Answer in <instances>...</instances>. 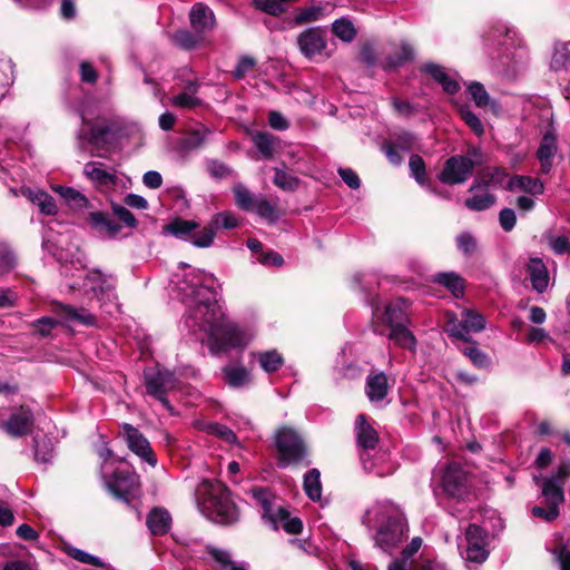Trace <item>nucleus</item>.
Wrapping results in <instances>:
<instances>
[{
	"label": "nucleus",
	"instance_id": "dca6fc26",
	"mask_svg": "<svg viewBox=\"0 0 570 570\" xmlns=\"http://www.w3.org/2000/svg\"><path fill=\"white\" fill-rule=\"evenodd\" d=\"M527 272L532 288L538 293H543L549 286V272L541 258L532 257L527 264Z\"/></svg>",
	"mask_w": 570,
	"mask_h": 570
},
{
	"label": "nucleus",
	"instance_id": "9d476101",
	"mask_svg": "<svg viewBox=\"0 0 570 570\" xmlns=\"http://www.w3.org/2000/svg\"><path fill=\"white\" fill-rule=\"evenodd\" d=\"M465 560L469 562L482 563L488 559L487 534L475 524H470L465 530Z\"/></svg>",
	"mask_w": 570,
	"mask_h": 570
},
{
	"label": "nucleus",
	"instance_id": "f704fd0d",
	"mask_svg": "<svg viewBox=\"0 0 570 570\" xmlns=\"http://www.w3.org/2000/svg\"><path fill=\"white\" fill-rule=\"evenodd\" d=\"M546 242L557 255H570V240L567 235H557L552 232L544 234Z\"/></svg>",
	"mask_w": 570,
	"mask_h": 570
},
{
	"label": "nucleus",
	"instance_id": "4be33fe9",
	"mask_svg": "<svg viewBox=\"0 0 570 570\" xmlns=\"http://www.w3.org/2000/svg\"><path fill=\"white\" fill-rule=\"evenodd\" d=\"M357 443L364 450L374 449L379 442L377 432L370 425L365 416L360 414L355 423Z\"/></svg>",
	"mask_w": 570,
	"mask_h": 570
},
{
	"label": "nucleus",
	"instance_id": "de8ad7c7",
	"mask_svg": "<svg viewBox=\"0 0 570 570\" xmlns=\"http://www.w3.org/2000/svg\"><path fill=\"white\" fill-rule=\"evenodd\" d=\"M462 120L478 135L481 136L484 131L483 125L479 117L469 108L462 107L459 110Z\"/></svg>",
	"mask_w": 570,
	"mask_h": 570
},
{
	"label": "nucleus",
	"instance_id": "6e6552de",
	"mask_svg": "<svg viewBox=\"0 0 570 570\" xmlns=\"http://www.w3.org/2000/svg\"><path fill=\"white\" fill-rule=\"evenodd\" d=\"M106 471V465H101V475L108 490L118 498H125L134 493L139 488V476L129 471Z\"/></svg>",
	"mask_w": 570,
	"mask_h": 570
},
{
	"label": "nucleus",
	"instance_id": "412c9836",
	"mask_svg": "<svg viewBox=\"0 0 570 570\" xmlns=\"http://www.w3.org/2000/svg\"><path fill=\"white\" fill-rule=\"evenodd\" d=\"M557 153L556 136L548 132L543 136L540 147L537 151V157L541 165V173L548 174L552 167V158Z\"/></svg>",
	"mask_w": 570,
	"mask_h": 570
},
{
	"label": "nucleus",
	"instance_id": "4468645a",
	"mask_svg": "<svg viewBox=\"0 0 570 570\" xmlns=\"http://www.w3.org/2000/svg\"><path fill=\"white\" fill-rule=\"evenodd\" d=\"M298 46L302 53L307 58L322 55L326 48L324 36L318 29H308L298 37Z\"/></svg>",
	"mask_w": 570,
	"mask_h": 570
},
{
	"label": "nucleus",
	"instance_id": "f3484780",
	"mask_svg": "<svg viewBox=\"0 0 570 570\" xmlns=\"http://www.w3.org/2000/svg\"><path fill=\"white\" fill-rule=\"evenodd\" d=\"M87 222L102 237H115L120 232V225L102 212L89 213Z\"/></svg>",
	"mask_w": 570,
	"mask_h": 570
},
{
	"label": "nucleus",
	"instance_id": "e433bc0d",
	"mask_svg": "<svg viewBox=\"0 0 570 570\" xmlns=\"http://www.w3.org/2000/svg\"><path fill=\"white\" fill-rule=\"evenodd\" d=\"M469 92L474 100L475 105L480 108H495V102L491 99L483 85L480 82H472L469 86Z\"/></svg>",
	"mask_w": 570,
	"mask_h": 570
},
{
	"label": "nucleus",
	"instance_id": "0e129e2a",
	"mask_svg": "<svg viewBox=\"0 0 570 570\" xmlns=\"http://www.w3.org/2000/svg\"><path fill=\"white\" fill-rule=\"evenodd\" d=\"M255 66V60L250 57H243L235 69V77L240 79L246 76Z\"/></svg>",
	"mask_w": 570,
	"mask_h": 570
},
{
	"label": "nucleus",
	"instance_id": "c85d7f7f",
	"mask_svg": "<svg viewBox=\"0 0 570 570\" xmlns=\"http://www.w3.org/2000/svg\"><path fill=\"white\" fill-rule=\"evenodd\" d=\"M254 355L261 367L267 373L277 371L284 363L283 356L275 350L258 352Z\"/></svg>",
	"mask_w": 570,
	"mask_h": 570
},
{
	"label": "nucleus",
	"instance_id": "1a4fd4ad",
	"mask_svg": "<svg viewBox=\"0 0 570 570\" xmlns=\"http://www.w3.org/2000/svg\"><path fill=\"white\" fill-rule=\"evenodd\" d=\"M475 163L465 156L450 157L439 175V179L449 185L464 183L473 171Z\"/></svg>",
	"mask_w": 570,
	"mask_h": 570
},
{
	"label": "nucleus",
	"instance_id": "a18cd8bd",
	"mask_svg": "<svg viewBox=\"0 0 570 570\" xmlns=\"http://www.w3.org/2000/svg\"><path fill=\"white\" fill-rule=\"evenodd\" d=\"M253 212H256L259 217L268 220L269 223H274L278 218L276 206L263 197L257 198L255 209Z\"/></svg>",
	"mask_w": 570,
	"mask_h": 570
},
{
	"label": "nucleus",
	"instance_id": "f257e3e1",
	"mask_svg": "<svg viewBox=\"0 0 570 570\" xmlns=\"http://www.w3.org/2000/svg\"><path fill=\"white\" fill-rule=\"evenodd\" d=\"M210 275L198 273L178 283L183 299L189 305L193 326L206 332L223 348L244 347L253 335L225 320L217 303V293Z\"/></svg>",
	"mask_w": 570,
	"mask_h": 570
},
{
	"label": "nucleus",
	"instance_id": "4c0bfd02",
	"mask_svg": "<svg viewBox=\"0 0 570 570\" xmlns=\"http://www.w3.org/2000/svg\"><path fill=\"white\" fill-rule=\"evenodd\" d=\"M234 194L236 199V205L248 212H253L255 209V204L257 198L243 185H236L234 187Z\"/></svg>",
	"mask_w": 570,
	"mask_h": 570
},
{
	"label": "nucleus",
	"instance_id": "774afa93",
	"mask_svg": "<svg viewBox=\"0 0 570 570\" xmlns=\"http://www.w3.org/2000/svg\"><path fill=\"white\" fill-rule=\"evenodd\" d=\"M554 556L560 566V570H570V551L566 548H559L554 551Z\"/></svg>",
	"mask_w": 570,
	"mask_h": 570
},
{
	"label": "nucleus",
	"instance_id": "6e6d98bb",
	"mask_svg": "<svg viewBox=\"0 0 570 570\" xmlns=\"http://www.w3.org/2000/svg\"><path fill=\"white\" fill-rule=\"evenodd\" d=\"M174 41L185 49H191L197 45L196 38L187 30H179L174 35Z\"/></svg>",
	"mask_w": 570,
	"mask_h": 570
},
{
	"label": "nucleus",
	"instance_id": "5fc2aeb1",
	"mask_svg": "<svg viewBox=\"0 0 570 570\" xmlns=\"http://www.w3.org/2000/svg\"><path fill=\"white\" fill-rule=\"evenodd\" d=\"M463 353L472 361V363L479 367L488 366L489 361L487 354L480 351L475 346H468L463 350Z\"/></svg>",
	"mask_w": 570,
	"mask_h": 570
},
{
	"label": "nucleus",
	"instance_id": "b1692460",
	"mask_svg": "<svg viewBox=\"0 0 570 570\" xmlns=\"http://www.w3.org/2000/svg\"><path fill=\"white\" fill-rule=\"evenodd\" d=\"M389 391L387 377L384 373H374L366 379V395L371 402L383 400Z\"/></svg>",
	"mask_w": 570,
	"mask_h": 570
},
{
	"label": "nucleus",
	"instance_id": "bf43d9fd",
	"mask_svg": "<svg viewBox=\"0 0 570 570\" xmlns=\"http://www.w3.org/2000/svg\"><path fill=\"white\" fill-rule=\"evenodd\" d=\"M499 220H500L501 227L504 230L510 232L515 225L517 217L512 209L504 208L500 212Z\"/></svg>",
	"mask_w": 570,
	"mask_h": 570
},
{
	"label": "nucleus",
	"instance_id": "338daca9",
	"mask_svg": "<svg viewBox=\"0 0 570 570\" xmlns=\"http://www.w3.org/2000/svg\"><path fill=\"white\" fill-rule=\"evenodd\" d=\"M456 243H458V247L465 254L473 252L475 248V240L469 234L459 235L456 238Z\"/></svg>",
	"mask_w": 570,
	"mask_h": 570
},
{
	"label": "nucleus",
	"instance_id": "a19ab883",
	"mask_svg": "<svg viewBox=\"0 0 570 570\" xmlns=\"http://www.w3.org/2000/svg\"><path fill=\"white\" fill-rule=\"evenodd\" d=\"M250 493L257 503L262 505L263 515L269 519L271 514L275 512L274 502L269 492L262 488H255L250 491Z\"/></svg>",
	"mask_w": 570,
	"mask_h": 570
},
{
	"label": "nucleus",
	"instance_id": "72a5a7b5",
	"mask_svg": "<svg viewBox=\"0 0 570 570\" xmlns=\"http://www.w3.org/2000/svg\"><path fill=\"white\" fill-rule=\"evenodd\" d=\"M197 91L196 83H189L185 92L175 96L171 99L174 106L191 109L200 105V100L195 96Z\"/></svg>",
	"mask_w": 570,
	"mask_h": 570
},
{
	"label": "nucleus",
	"instance_id": "5701e85b",
	"mask_svg": "<svg viewBox=\"0 0 570 570\" xmlns=\"http://www.w3.org/2000/svg\"><path fill=\"white\" fill-rule=\"evenodd\" d=\"M146 523L154 535H163L170 529L171 517L167 510L155 508L148 513Z\"/></svg>",
	"mask_w": 570,
	"mask_h": 570
},
{
	"label": "nucleus",
	"instance_id": "a211bd4d",
	"mask_svg": "<svg viewBox=\"0 0 570 570\" xmlns=\"http://www.w3.org/2000/svg\"><path fill=\"white\" fill-rule=\"evenodd\" d=\"M190 24L197 32L210 30L215 26L214 12L206 6L197 3L189 13Z\"/></svg>",
	"mask_w": 570,
	"mask_h": 570
},
{
	"label": "nucleus",
	"instance_id": "f8f14e48",
	"mask_svg": "<svg viewBox=\"0 0 570 570\" xmlns=\"http://www.w3.org/2000/svg\"><path fill=\"white\" fill-rule=\"evenodd\" d=\"M124 438L128 448L149 465L155 466L157 459L150 448L148 440L130 424L122 425Z\"/></svg>",
	"mask_w": 570,
	"mask_h": 570
},
{
	"label": "nucleus",
	"instance_id": "a878e982",
	"mask_svg": "<svg viewBox=\"0 0 570 570\" xmlns=\"http://www.w3.org/2000/svg\"><path fill=\"white\" fill-rule=\"evenodd\" d=\"M433 281L446 287L455 297H461L464 292V281L455 273H439Z\"/></svg>",
	"mask_w": 570,
	"mask_h": 570
},
{
	"label": "nucleus",
	"instance_id": "2eb2a0df",
	"mask_svg": "<svg viewBox=\"0 0 570 570\" xmlns=\"http://www.w3.org/2000/svg\"><path fill=\"white\" fill-rule=\"evenodd\" d=\"M33 417L31 412L21 407L17 413H13L3 424V429L9 435L13 438H20L31 431Z\"/></svg>",
	"mask_w": 570,
	"mask_h": 570
},
{
	"label": "nucleus",
	"instance_id": "69168bd1",
	"mask_svg": "<svg viewBox=\"0 0 570 570\" xmlns=\"http://www.w3.org/2000/svg\"><path fill=\"white\" fill-rule=\"evenodd\" d=\"M484 177L488 178L487 184L501 185L508 177V174L502 168H493L485 173Z\"/></svg>",
	"mask_w": 570,
	"mask_h": 570
},
{
	"label": "nucleus",
	"instance_id": "c756f323",
	"mask_svg": "<svg viewBox=\"0 0 570 570\" xmlns=\"http://www.w3.org/2000/svg\"><path fill=\"white\" fill-rule=\"evenodd\" d=\"M83 173L89 179L100 185H110L115 183L114 175L106 171L100 164L95 161L86 164Z\"/></svg>",
	"mask_w": 570,
	"mask_h": 570
},
{
	"label": "nucleus",
	"instance_id": "6ab92c4d",
	"mask_svg": "<svg viewBox=\"0 0 570 570\" xmlns=\"http://www.w3.org/2000/svg\"><path fill=\"white\" fill-rule=\"evenodd\" d=\"M85 286L90 288L97 296L110 295L115 287L111 275H105L100 271L90 272L85 278Z\"/></svg>",
	"mask_w": 570,
	"mask_h": 570
},
{
	"label": "nucleus",
	"instance_id": "e2e57ef3",
	"mask_svg": "<svg viewBox=\"0 0 570 570\" xmlns=\"http://www.w3.org/2000/svg\"><path fill=\"white\" fill-rule=\"evenodd\" d=\"M209 430L213 434L224 439L225 441H227L229 443H232L236 440V435L234 434V432L225 425L217 424V423L212 424L209 426Z\"/></svg>",
	"mask_w": 570,
	"mask_h": 570
},
{
	"label": "nucleus",
	"instance_id": "f03ea898",
	"mask_svg": "<svg viewBox=\"0 0 570 570\" xmlns=\"http://www.w3.org/2000/svg\"><path fill=\"white\" fill-rule=\"evenodd\" d=\"M196 497L202 512L213 522L229 524L237 520V508L222 483L202 481L196 489Z\"/></svg>",
	"mask_w": 570,
	"mask_h": 570
},
{
	"label": "nucleus",
	"instance_id": "49530a36",
	"mask_svg": "<svg viewBox=\"0 0 570 570\" xmlns=\"http://www.w3.org/2000/svg\"><path fill=\"white\" fill-rule=\"evenodd\" d=\"M551 68L556 71L570 72V55L566 48L554 51Z\"/></svg>",
	"mask_w": 570,
	"mask_h": 570
},
{
	"label": "nucleus",
	"instance_id": "39448f33",
	"mask_svg": "<svg viewBox=\"0 0 570 570\" xmlns=\"http://www.w3.org/2000/svg\"><path fill=\"white\" fill-rule=\"evenodd\" d=\"M276 448L281 466L298 464L306 455L302 439L294 430L288 428H283L277 432Z\"/></svg>",
	"mask_w": 570,
	"mask_h": 570
},
{
	"label": "nucleus",
	"instance_id": "3c124183",
	"mask_svg": "<svg viewBox=\"0 0 570 570\" xmlns=\"http://www.w3.org/2000/svg\"><path fill=\"white\" fill-rule=\"evenodd\" d=\"M36 205L39 207L40 212L45 215H56L58 212V207L56 205L55 199L46 191H42V194H39V198H38Z\"/></svg>",
	"mask_w": 570,
	"mask_h": 570
},
{
	"label": "nucleus",
	"instance_id": "4d7b16f0",
	"mask_svg": "<svg viewBox=\"0 0 570 570\" xmlns=\"http://www.w3.org/2000/svg\"><path fill=\"white\" fill-rule=\"evenodd\" d=\"M212 556L215 560L222 563L223 570H247L243 566H237L229 560L227 552L222 550H213Z\"/></svg>",
	"mask_w": 570,
	"mask_h": 570
},
{
	"label": "nucleus",
	"instance_id": "79ce46f5",
	"mask_svg": "<svg viewBox=\"0 0 570 570\" xmlns=\"http://www.w3.org/2000/svg\"><path fill=\"white\" fill-rule=\"evenodd\" d=\"M494 202L495 198L493 195L483 191L482 194H476L468 198L464 204L469 209L480 212L491 207Z\"/></svg>",
	"mask_w": 570,
	"mask_h": 570
},
{
	"label": "nucleus",
	"instance_id": "ea45409f",
	"mask_svg": "<svg viewBox=\"0 0 570 570\" xmlns=\"http://www.w3.org/2000/svg\"><path fill=\"white\" fill-rule=\"evenodd\" d=\"M198 227V224L193 220L176 219L173 223L164 227L166 233L175 235L177 237H185L189 235L194 229Z\"/></svg>",
	"mask_w": 570,
	"mask_h": 570
},
{
	"label": "nucleus",
	"instance_id": "2f4dec72",
	"mask_svg": "<svg viewBox=\"0 0 570 570\" xmlns=\"http://www.w3.org/2000/svg\"><path fill=\"white\" fill-rule=\"evenodd\" d=\"M51 189L58 193L70 207L82 208L87 205V198L71 187L55 185Z\"/></svg>",
	"mask_w": 570,
	"mask_h": 570
},
{
	"label": "nucleus",
	"instance_id": "680f3d73",
	"mask_svg": "<svg viewBox=\"0 0 570 570\" xmlns=\"http://www.w3.org/2000/svg\"><path fill=\"white\" fill-rule=\"evenodd\" d=\"M412 56V48L407 45L401 47V52L396 57L387 58V67H396L409 60Z\"/></svg>",
	"mask_w": 570,
	"mask_h": 570
},
{
	"label": "nucleus",
	"instance_id": "aec40b11",
	"mask_svg": "<svg viewBox=\"0 0 570 570\" xmlns=\"http://www.w3.org/2000/svg\"><path fill=\"white\" fill-rule=\"evenodd\" d=\"M269 521L274 527L283 528L287 533L297 534L303 529V523L299 518L291 517L288 511L282 507H276L275 512L271 514Z\"/></svg>",
	"mask_w": 570,
	"mask_h": 570
},
{
	"label": "nucleus",
	"instance_id": "052dcab7",
	"mask_svg": "<svg viewBox=\"0 0 570 570\" xmlns=\"http://www.w3.org/2000/svg\"><path fill=\"white\" fill-rule=\"evenodd\" d=\"M338 174L343 181L353 189H356L360 187V178L356 175V173L350 168H341L338 169Z\"/></svg>",
	"mask_w": 570,
	"mask_h": 570
},
{
	"label": "nucleus",
	"instance_id": "20e7f679",
	"mask_svg": "<svg viewBox=\"0 0 570 570\" xmlns=\"http://www.w3.org/2000/svg\"><path fill=\"white\" fill-rule=\"evenodd\" d=\"M570 475V462H562L556 475L549 479H543L541 483L542 495L544 497V501L547 503V508L534 507L532 509V514L537 518H541L546 521H553L558 514V507L564 500L563 492L561 488V482L566 478Z\"/></svg>",
	"mask_w": 570,
	"mask_h": 570
},
{
	"label": "nucleus",
	"instance_id": "13d9d810",
	"mask_svg": "<svg viewBox=\"0 0 570 570\" xmlns=\"http://www.w3.org/2000/svg\"><path fill=\"white\" fill-rule=\"evenodd\" d=\"M114 214L128 227H136L137 220L134 215L122 205L112 204Z\"/></svg>",
	"mask_w": 570,
	"mask_h": 570
},
{
	"label": "nucleus",
	"instance_id": "c9c22d12",
	"mask_svg": "<svg viewBox=\"0 0 570 570\" xmlns=\"http://www.w3.org/2000/svg\"><path fill=\"white\" fill-rule=\"evenodd\" d=\"M390 338L393 340L397 345L411 351H414L416 345V338L412 332L405 327V325L391 328Z\"/></svg>",
	"mask_w": 570,
	"mask_h": 570
},
{
	"label": "nucleus",
	"instance_id": "473e14b6",
	"mask_svg": "<svg viewBox=\"0 0 570 570\" xmlns=\"http://www.w3.org/2000/svg\"><path fill=\"white\" fill-rule=\"evenodd\" d=\"M304 491L307 497L314 501L320 500L322 495L321 473L317 469H312L304 478Z\"/></svg>",
	"mask_w": 570,
	"mask_h": 570
},
{
	"label": "nucleus",
	"instance_id": "37998d69",
	"mask_svg": "<svg viewBox=\"0 0 570 570\" xmlns=\"http://www.w3.org/2000/svg\"><path fill=\"white\" fill-rule=\"evenodd\" d=\"M273 183L283 190L293 191L298 187L299 180L283 169H275Z\"/></svg>",
	"mask_w": 570,
	"mask_h": 570
},
{
	"label": "nucleus",
	"instance_id": "c03bdc74",
	"mask_svg": "<svg viewBox=\"0 0 570 570\" xmlns=\"http://www.w3.org/2000/svg\"><path fill=\"white\" fill-rule=\"evenodd\" d=\"M333 32L343 41H352L356 36L353 23L346 19H338L333 23Z\"/></svg>",
	"mask_w": 570,
	"mask_h": 570
},
{
	"label": "nucleus",
	"instance_id": "7c9ffc66",
	"mask_svg": "<svg viewBox=\"0 0 570 570\" xmlns=\"http://www.w3.org/2000/svg\"><path fill=\"white\" fill-rule=\"evenodd\" d=\"M224 375L227 384L234 387L244 386L250 381L249 372L244 366H226Z\"/></svg>",
	"mask_w": 570,
	"mask_h": 570
},
{
	"label": "nucleus",
	"instance_id": "9b49d317",
	"mask_svg": "<svg viewBox=\"0 0 570 570\" xmlns=\"http://www.w3.org/2000/svg\"><path fill=\"white\" fill-rule=\"evenodd\" d=\"M145 384L148 394L157 397L164 406L170 409L165 394L175 387V377L168 371L145 372Z\"/></svg>",
	"mask_w": 570,
	"mask_h": 570
},
{
	"label": "nucleus",
	"instance_id": "58836bf2",
	"mask_svg": "<svg viewBox=\"0 0 570 570\" xmlns=\"http://www.w3.org/2000/svg\"><path fill=\"white\" fill-rule=\"evenodd\" d=\"M210 134L208 128L191 130L181 141V146L186 150L197 149L204 145L207 136Z\"/></svg>",
	"mask_w": 570,
	"mask_h": 570
},
{
	"label": "nucleus",
	"instance_id": "864d4df0",
	"mask_svg": "<svg viewBox=\"0 0 570 570\" xmlns=\"http://www.w3.org/2000/svg\"><path fill=\"white\" fill-rule=\"evenodd\" d=\"M214 229L212 226L205 227L198 235H194L191 243L196 247H209L214 240Z\"/></svg>",
	"mask_w": 570,
	"mask_h": 570
},
{
	"label": "nucleus",
	"instance_id": "393cba45",
	"mask_svg": "<svg viewBox=\"0 0 570 570\" xmlns=\"http://www.w3.org/2000/svg\"><path fill=\"white\" fill-rule=\"evenodd\" d=\"M507 188L509 190L520 189L532 195H540L544 190V185L538 178L517 175L509 179Z\"/></svg>",
	"mask_w": 570,
	"mask_h": 570
},
{
	"label": "nucleus",
	"instance_id": "bb28decb",
	"mask_svg": "<svg viewBox=\"0 0 570 570\" xmlns=\"http://www.w3.org/2000/svg\"><path fill=\"white\" fill-rule=\"evenodd\" d=\"M385 320L391 328L402 326L407 323L405 312V302L396 301L385 307Z\"/></svg>",
	"mask_w": 570,
	"mask_h": 570
},
{
	"label": "nucleus",
	"instance_id": "09e8293b",
	"mask_svg": "<svg viewBox=\"0 0 570 570\" xmlns=\"http://www.w3.org/2000/svg\"><path fill=\"white\" fill-rule=\"evenodd\" d=\"M65 312L67 317L71 321H77L85 325H92L95 323L94 315L88 313L86 309H77L72 306H66Z\"/></svg>",
	"mask_w": 570,
	"mask_h": 570
},
{
	"label": "nucleus",
	"instance_id": "8fccbe9b",
	"mask_svg": "<svg viewBox=\"0 0 570 570\" xmlns=\"http://www.w3.org/2000/svg\"><path fill=\"white\" fill-rule=\"evenodd\" d=\"M410 169L419 184L425 183V165L423 159L417 155H412L409 161Z\"/></svg>",
	"mask_w": 570,
	"mask_h": 570
},
{
	"label": "nucleus",
	"instance_id": "423d86ee",
	"mask_svg": "<svg viewBox=\"0 0 570 570\" xmlns=\"http://www.w3.org/2000/svg\"><path fill=\"white\" fill-rule=\"evenodd\" d=\"M82 127L80 128L77 139L79 147L85 148V142L99 147L105 142V137L110 131L109 121L104 116L91 117L88 110L81 112Z\"/></svg>",
	"mask_w": 570,
	"mask_h": 570
},
{
	"label": "nucleus",
	"instance_id": "7ed1b4c3",
	"mask_svg": "<svg viewBox=\"0 0 570 570\" xmlns=\"http://www.w3.org/2000/svg\"><path fill=\"white\" fill-rule=\"evenodd\" d=\"M374 512L379 520L383 522L375 535V543L381 549L387 551L403 540L407 531L405 518L394 505H386L376 509Z\"/></svg>",
	"mask_w": 570,
	"mask_h": 570
},
{
	"label": "nucleus",
	"instance_id": "603ef678",
	"mask_svg": "<svg viewBox=\"0 0 570 570\" xmlns=\"http://www.w3.org/2000/svg\"><path fill=\"white\" fill-rule=\"evenodd\" d=\"M212 223L216 227L220 226V227L226 228V229H233V228L238 226L237 217L234 214L229 213V212H224V213L217 214L213 218Z\"/></svg>",
	"mask_w": 570,
	"mask_h": 570
},
{
	"label": "nucleus",
	"instance_id": "cd10ccee",
	"mask_svg": "<svg viewBox=\"0 0 570 570\" xmlns=\"http://www.w3.org/2000/svg\"><path fill=\"white\" fill-rule=\"evenodd\" d=\"M254 144L265 158H272L279 146V140L271 134L258 132L254 136Z\"/></svg>",
	"mask_w": 570,
	"mask_h": 570
},
{
	"label": "nucleus",
	"instance_id": "0eeeda50",
	"mask_svg": "<svg viewBox=\"0 0 570 570\" xmlns=\"http://www.w3.org/2000/svg\"><path fill=\"white\" fill-rule=\"evenodd\" d=\"M484 327L485 320L483 316L472 309H464L461 321L452 316L445 325V330L451 336L463 340L464 342L470 341L471 332H481Z\"/></svg>",
	"mask_w": 570,
	"mask_h": 570
},
{
	"label": "nucleus",
	"instance_id": "ddd939ff",
	"mask_svg": "<svg viewBox=\"0 0 570 570\" xmlns=\"http://www.w3.org/2000/svg\"><path fill=\"white\" fill-rule=\"evenodd\" d=\"M442 484L444 492L452 497L462 499L468 494V482L466 474L462 468L455 463H451L446 466Z\"/></svg>",
	"mask_w": 570,
	"mask_h": 570
}]
</instances>
